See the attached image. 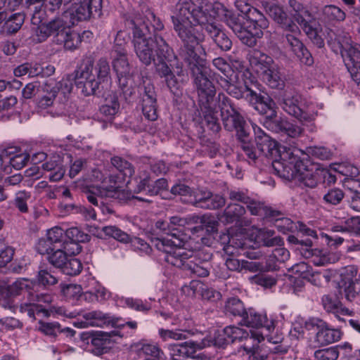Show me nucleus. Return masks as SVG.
<instances>
[{
  "label": "nucleus",
  "mask_w": 360,
  "mask_h": 360,
  "mask_svg": "<svg viewBox=\"0 0 360 360\" xmlns=\"http://www.w3.org/2000/svg\"><path fill=\"white\" fill-rule=\"evenodd\" d=\"M223 10L221 4H205L204 0H179L172 12L174 30L182 42L179 54L188 49L198 54L195 47L202 39L195 27L201 26L214 41L224 31L214 22L217 11Z\"/></svg>",
  "instance_id": "f257e3e1"
},
{
  "label": "nucleus",
  "mask_w": 360,
  "mask_h": 360,
  "mask_svg": "<svg viewBox=\"0 0 360 360\" xmlns=\"http://www.w3.org/2000/svg\"><path fill=\"white\" fill-rule=\"evenodd\" d=\"M185 51L179 55L188 66L194 79L202 124L213 134H217L221 129L217 118L219 94L216 96L215 87L208 78L210 70L206 66L205 60L198 54H194L189 49Z\"/></svg>",
  "instance_id": "f03ea898"
},
{
  "label": "nucleus",
  "mask_w": 360,
  "mask_h": 360,
  "mask_svg": "<svg viewBox=\"0 0 360 360\" xmlns=\"http://www.w3.org/2000/svg\"><path fill=\"white\" fill-rule=\"evenodd\" d=\"M127 22L133 30L134 52L142 64L148 66L153 62L155 64L176 60L177 56L162 36H148L150 34V28L141 18L136 17Z\"/></svg>",
  "instance_id": "7ed1b4c3"
},
{
  "label": "nucleus",
  "mask_w": 360,
  "mask_h": 360,
  "mask_svg": "<svg viewBox=\"0 0 360 360\" xmlns=\"http://www.w3.org/2000/svg\"><path fill=\"white\" fill-rule=\"evenodd\" d=\"M226 22L241 42L249 47L256 46L269 27V20L255 8H250L245 15H226Z\"/></svg>",
  "instance_id": "20e7f679"
},
{
  "label": "nucleus",
  "mask_w": 360,
  "mask_h": 360,
  "mask_svg": "<svg viewBox=\"0 0 360 360\" xmlns=\"http://www.w3.org/2000/svg\"><path fill=\"white\" fill-rule=\"evenodd\" d=\"M94 63V58L86 56L74 72L75 85L85 96L95 94L101 83L110 78V68L106 58H101L95 66Z\"/></svg>",
  "instance_id": "39448f33"
},
{
  "label": "nucleus",
  "mask_w": 360,
  "mask_h": 360,
  "mask_svg": "<svg viewBox=\"0 0 360 360\" xmlns=\"http://www.w3.org/2000/svg\"><path fill=\"white\" fill-rule=\"evenodd\" d=\"M266 12L285 31L290 33L285 34V39L292 52L300 61L306 65H311L314 58L304 44L295 35L300 34L299 27L292 20L284 8L273 2L263 1Z\"/></svg>",
  "instance_id": "423d86ee"
},
{
  "label": "nucleus",
  "mask_w": 360,
  "mask_h": 360,
  "mask_svg": "<svg viewBox=\"0 0 360 360\" xmlns=\"http://www.w3.org/2000/svg\"><path fill=\"white\" fill-rule=\"evenodd\" d=\"M219 102L217 112L220 111L224 128L228 131H236L238 140H245L250 137L246 121L232 101L224 94L219 93Z\"/></svg>",
  "instance_id": "0eeeda50"
},
{
  "label": "nucleus",
  "mask_w": 360,
  "mask_h": 360,
  "mask_svg": "<svg viewBox=\"0 0 360 360\" xmlns=\"http://www.w3.org/2000/svg\"><path fill=\"white\" fill-rule=\"evenodd\" d=\"M255 131V141L260 155H264L266 158L273 160V167L278 171L281 172L280 166L283 167L285 171L287 167L284 166L285 162L288 158L292 153L285 151L281 153L277 142L272 139L268 134H266L261 128L252 125Z\"/></svg>",
  "instance_id": "6e6552de"
},
{
  "label": "nucleus",
  "mask_w": 360,
  "mask_h": 360,
  "mask_svg": "<svg viewBox=\"0 0 360 360\" xmlns=\"http://www.w3.org/2000/svg\"><path fill=\"white\" fill-rule=\"evenodd\" d=\"M179 240L169 238H157L155 246L162 252L164 260L172 266L184 269L190 259L193 251L184 248V244H178Z\"/></svg>",
  "instance_id": "1a4fd4ad"
},
{
  "label": "nucleus",
  "mask_w": 360,
  "mask_h": 360,
  "mask_svg": "<svg viewBox=\"0 0 360 360\" xmlns=\"http://www.w3.org/2000/svg\"><path fill=\"white\" fill-rule=\"evenodd\" d=\"M288 4L291 15L308 37L319 47L323 46V41L319 35L315 20L309 11L297 0H289Z\"/></svg>",
  "instance_id": "9d476101"
},
{
  "label": "nucleus",
  "mask_w": 360,
  "mask_h": 360,
  "mask_svg": "<svg viewBox=\"0 0 360 360\" xmlns=\"http://www.w3.org/2000/svg\"><path fill=\"white\" fill-rule=\"evenodd\" d=\"M122 182H116L109 185L108 188H95L94 190H87L86 191V198L88 201L95 206L98 205V197L110 198L117 199L120 201H127L131 199H136L139 201L150 203L153 202L151 199L143 196H136L131 191L121 189L120 184Z\"/></svg>",
  "instance_id": "9b49d317"
},
{
  "label": "nucleus",
  "mask_w": 360,
  "mask_h": 360,
  "mask_svg": "<svg viewBox=\"0 0 360 360\" xmlns=\"http://www.w3.org/2000/svg\"><path fill=\"white\" fill-rule=\"evenodd\" d=\"M278 105L288 115L295 117L300 122H310L313 116L303 108L302 96L292 89H287L276 97Z\"/></svg>",
  "instance_id": "f8f14e48"
},
{
  "label": "nucleus",
  "mask_w": 360,
  "mask_h": 360,
  "mask_svg": "<svg viewBox=\"0 0 360 360\" xmlns=\"http://www.w3.org/2000/svg\"><path fill=\"white\" fill-rule=\"evenodd\" d=\"M72 2V7L63 13V18H69L70 23L72 25L89 19L94 14H101L102 0H81Z\"/></svg>",
  "instance_id": "ddd939ff"
},
{
  "label": "nucleus",
  "mask_w": 360,
  "mask_h": 360,
  "mask_svg": "<svg viewBox=\"0 0 360 360\" xmlns=\"http://www.w3.org/2000/svg\"><path fill=\"white\" fill-rule=\"evenodd\" d=\"M271 110V114L266 118L264 122V126L268 129L281 134V136H285L286 139H295L300 136L303 132L302 127L289 122L286 119L277 117L276 112Z\"/></svg>",
  "instance_id": "4468645a"
},
{
  "label": "nucleus",
  "mask_w": 360,
  "mask_h": 360,
  "mask_svg": "<svg viewBox=\"0 0 360 360\" xmlns=\"http://www.w3.org/2000/svg\"><path fill=\"white\" fill-rule=\"evenodd\" d=\"M188 224L187 218L179 216H173L168 220H158L155 226L162 233L171 236L172 240H179L178 244H184L187 240V236L184 232V226Z\"/></svg>",
  "instance_id": "2eb2a0df"
},
{
  "label": "nucleus",
  "mask_w": 360,
  "mask_h": 360,
  "mask_svg": "<svg viewBox=\"0 0 360 360\" xmlns=\"http://www.w3.org/2000/svg\"><path fill=\"white\" fill-rule=\"evenodd\" d=\"M289 160L288 163L293 165L292 177L302 183L305 186L315 188L318 184L319 173L314 172L312 168H309V165H307L308 162H305L303 160H297L295 158H289ZM284 166L287 167L286 169H291L285 163ZM285 171L288 172V169L284 172Z\"/></svg>",
  "instance_id": "dca6fc26"
},
{
  "label": "nucleus",
  "mask_w": 360,
  "mask_h": 360,
  "mask_svg": "<svg viewBox=\"0 0 360 360\" xmlns=\"http://www.w3.org/2000/svg\"><path fill=\"white\" fill-rule=\"evenodd\" d=\"M211 257L212 255L207 252H193L183 270L188 271L191 276L207 277L210 274Z\"/></svg>",
  "instance_id": "f3484780"
},
{
  "label": "nucleus",
  "mask_w": 360,
  "mask_h": 360,
  "mask_svg": "<svg viewBox=\"0 0 360 360\" xmlns=\"http://www.w3.org/2000/svg\"><path fill=\"white\" fill-rule=\"evenodd\" d=\"M65 18H55L48 23L41 24L36 30L37 41H44L49 37L53 36L55 39H58L61 34H63L69 27Z\"/></svg>",
  "instance_id": "a211bd4d"
},
{
  "label": "nucleus",
  "mask_w": 360,
  "mask_h": 360,
  "mask_svg": "<svg viewBox=\"0 0 360 360\" xmlns=\"http://www.w3.org/2000/svg\"><path fill=\"white\" fill-rule=\"evenodd\" d=\"M257 91L259 89L256 90L252 86L245 85V98L260 114H266L268 111L273 110L275 103L268 95H262Z\"/></svg>",
  "instance_id": "6ab92c4d"
},
{
  "label": "nucleus",
  "mask_w": 360,
  "mask_h": 360,
  "mask_svg": "<svg viewBox=\"0 0 360 360\" xmlns=\"http://www.w3.org/2000/svg\"><path fill=\"white\" fill-rule=\"evenodd\" d=\"M208 345L205 340L201 342L188 341L181 344H174L169 346V355L172 360H182L188 357H194L197 350Z\"/></svg>",
  "instance_id": "aec40b11"
},
{
  "label": "nucleus",
  "mask_w": 360,
  "mask_h": 360,
  "mask_svg": "<svg viewBox=\"0 0 360 360\" xmlns=\"http://www.w3.org/2000/svg\"><path fill=\"white\" fill-rule=\"evenodd\" d=\"M174 65H176L178 69L176 75L178 76L181 75L183 70L177 60L174 61H164L162 63H155L156 72L160 77L165 78L167 86L172 91L177 90L179 87V82L172 71V68H174Z\"/></svg>",
  "instance_id": "412c9836"
},
{
  "label": "nucleus",
  "mask_w": 360,
  "mask_h": 360,
  "mask_svg": "<svg viewBox=\"0 0 360 360\" xmlns=\"http://www.w3.org/2000/svg\"><path fill=\"white\" fill-rule=\"evenodd\" d=\"M142 111L147 120L155 121L158 119L156 94L153 85L150 83L144 86Z\"/></svg>",
  "instance_id": "4be33fe9"
},
{
  "label": "nucleus",
  "mask_w": 360,
  "mask_h": 360,
  "mask_svg": "<svg viewBox=\"0 0 360 360\" xmlns=\"http://www.w3.org/2000/svg\"><path fill=\"white\" fill-rule=\"evenodd\" d=\"M248 201L245 205H247V208L252 214L264 216L276 221L283 220L288 225L291 224L289 219L283 217V214L280 211L274 210L271 207H266L260 202L252 200L250 197Z\"/></svg>",
  "instance_id": "5701e85b"
},
{
  "label": "nucleus",
  "mask_w": 360,
  "mask_h": 360,
  "mask_svg": "<svg viewBox=\"0 0 360 360\" xmlns=\"http://www.w3.org/2000/svg\"><path fill=\"white\" fill-rule=\"evenodd\" d=\"M348 71L350 72L352 79L356 83H360V46H352L348 51L344 52L342 56Z\"/></svg>",
  "instance_id": "b1692460"
},
{
  "label": "nucleus",
  "mask_w": 360,
  "mask_h": 360,
  "mask_svg": "<svg viewBox=\"0 0 360 360\" xmlns=\"http://www.w3.org/2000/svg\"><path fill=\"white\" fill-rule=\"evenodd\" d=\"M90 335L86 333L81 335V338L83 340H87ZM111 335L110 333L100 332L91 337V344L93 347L91 349L92 352L96 355H101L107 353L111 348L112 341Z\"/></svg>",
  "instance_id": "393cba45"
},
{
  "label": "nucleus",
  "mask_w": 360,
  "mask_h": 360,
  "mask_svg": "<svg viewBox=\"0 0 360 360\" xmlns=\"http://www.w3.org/2000/svg\"><path fill=\"white\" fill-rule=\"evenodd\" d=\"M289 242L294 244H300L304 246L303 249V255L305 257H316L314 259V262L316 265L322 266L328 262L326 256L323 253V251L319 249H309L312 245V241L311 239L300 240L294 236L288 237Z\"/></svg>",
  "instance_id": "a878e982"
},
{
  "label": "nucleus",
  "mask_w": 360,
  "mask_h": 360,
  "mask_svg": "<svg viewBox=\"0 0 360 360\" xmlns=\"http://www.w3.org/2000/svg\"><path fill=\"white\" fill-rule=\"evenodd\" d=\"M240 324L255 328H264L269 332L274 328V321L269 320L266 314H258L252 310L246 312Z\"/></svg>",
  "instance_id": "bb28decb"
},
{
  "label": "nucleus",
  "mask_w": 360,
  "mask_h": 360,
  "mask_svg": "<svg viewBox=\"0 0 360 360\" xmlns=\"http://www.w3.org/2000/svg\"><path fill=\"white\" fill-rule=\"evenodd\" d=\"M248 60L252 68L260 75L276 64L271 56L257 49L249 53Z\"/></svg>",
  "instance_id": "cd10ccee"
},
{
  "label": "nucleus",
  "mask_w": 360,
  "mask_h": 360,
  "mask_svg": "<svg viewBox=\"0 0 360 360\" xmlns=\"http://www.w3.org/2000/svg\"><path fill=\"white\" fill-rule=\"evenodd\" d=\"M248 337L249 333L245 330L234 326H229L223 329L221 333L219 335L217 339V342L223 346L236 341H241L247 339Z\"/></svg>",
  "instance_id": "c85d7f7f"
},
{
  "label": "nucleus",
  "mask_w": 360,
  "mask_h": 360,
  "mask_svg": "<svg viewBox=\"0 0 360 360\" xmlns=\"http://www.w3.org/2000/svg\"><path fill=\"white\" fill-rule=\"evenodd\" d=\"M317 324L319 328L316 335V342L320 345H326L339 340L341 332L339 330L331 329L326 326V323L319 320Z\"/></svg>",
  "instance_id": "c756f323"
},
{
  "label": "nucleus",
  "mask_w": 360,
  "mask_h": 360,
  "mask_svg": "<svg viewBox=\"0 0 360 360\" xmlns=\"http://www.w3.org/2000/svg\"><path fill=\"white\" fill-rule=\"evenodd\" d=\"M264 82L271 89H282L285 86V77L281 68L275 64L261 75Z\"/></svg>",
  "instance_id": "7c9ffc66"
},
{
  "label": "nucleus",
  "mask_w": 360,
  "mask_h": 360,
  "mask_svg": "<svg viewBox=\"0 0 360 360\" xmlns=\"http://www.w3.org/2000/svg\"><path fill=\"white\" fill-rule=\"evenodd\" d=\"M328 42L333 44V49L336 48L335 44H337V49L334 51H338L339 49L341 56L353 46L349 34L340 30H337V33L334 32L328 33Z\"/></svg>",
  "instance_id": "2f4dec72"
},
{
  "label": "nucleus",
  "mask_w": 360,
  "mask_h": 360,
  "mask_svg": "<svg viewBox=\"0 0 360 360\" xmlns=\"http://www.w3.org/2000/svg\"><path fill=\"white\" fill-rule=\"evenodd\" d=\"M91 178L93 180L100 181L102 184L101 186H96L86 188L84 190V193L86 194L87 190H94L95 188H108L109 185L115 184L116 182H122V178L117 174L108 173L106 169L101 171L98 169H93L91 170Z\"/></svg>",
  "instance_id": "473e14b6"
},
{
  "label": "nucleus",
  "mask_w": 360,
  "mask_h": 360,
  "mask_svg": "<svg viewBox=\"0 0 360 360\" xmlns=\"http://www.w3.org/2000/svg\"><path fill=\"white\" fill-rule=\"evenodd\" d=\"M44 91L46 94L39 99L37 104L39 108L45 109L53 105L59 91V87L53 79H50L45 82Z\"/></svg>",
  "instance_id": "72a5a7b5"
},
{
  "label": "nucleus",
  "mask_w": 360,
  "mask_h": 360,
  "mask_svg": "<svg viewBox=\"0 0 360 360\" xmlns=\"http://www.w3.org/2000/svg\"><path fill=\"white\" fill-rule=\"evenodd\" d=\"M83 318L86 320V323L89 326L103 327L104 326H109L117 324L114 319H111L108 314L103 313L101 311H92L84 314Z\"/></svg>",
  "instance_id": "f704fd0d"
},
{
  "label": "nucleus",
  "mask_w": 360,
  "mask_h": 360,
  "mask_svg": "<svg viewBox=\"0 0 360 360\" xmlns=\"http://www.w3.org/2000/svg\"><path fill=\"white\" fill-rule=\"evenodd\" d=\"M110 163L120 174H118L124 181L125 177H131L134 174V167L132 164L121 156L115 155L110 158Z\"/></svg>",
  "instance_id": "c9c22d12"
},
{
  "label": "nucleus",
  "mask_w": 360,
  "mask_h": 360,
  "mask_svg": "<svg viewBox=\"0 0 360 360\" xmlns=\"http://www.w3.org/2000/svg\"><path fill=\"white\" fill-rule=\"evenodd\" d=\"M58 39H54L56 44H63L64 48L67 50H75L77 49L82 41L81 36L79 33L70 31L68 28Z\"/></svg>",
  "instance_id": "e433bc0d"
},
{
  "label": "nucleus",
  "mask_w": 360,
  "mask_h": 360,
  "mask_svg": "<svg viewBox=\"0 0 360 360\" xmlns=\"http://www.w3.org/2000/svg\"><path fill=\"white\" fill-rule=\"evenodd\" d=\"M338 292L341 296L344 294L345 298L351 302L356 295H360V279L342 281L338 285Z\"/></svg>",
  "instance_id": "4c0bfd02"
},
{
  "label": "nucleus",
  "mask_w": 360,
  "mask_h": 360,
  "mask_svg": "<svg viewBox=\"0 0 360 360\" xmlns=\"http://www.w3.org/2000/svg\"><path fill=\"white\" fill-rule=\"evenodd\" d=\"M46 238L56 248L67 249L69 245V241L66 240L65 231L58 226H55L49 230Z\"/></svg>",
  "instance_id": "58836bf2"
},
{
  "label": "nucleus",
  "mask_w": 360,
  "mask_h": 360,
  "mask_svg": "<svg viewBox=\"0 0 360 360\" xmlns=\"http://www.w3.org/2000/svg\"><path fill=\"white\" fill-rule=\"evenodd\" d=\"M346 186L350 191L349 205L352 210L360 212V182L351 179L346 182Z\"/></svg>",
  "instance_id": "ea45409f"
},
{
  "label": "nucleus",
  "mask_w": 360,
  "mask_h": 360,
  "mask_svg": "<svg viewBox=\"0 0 360 360\" xmlns=\"http://www.w3.org/2000/svg\"><path fill=\"white\" fill-rule=\"evenodd\" d=\"M42 169L45 171L51 172L49 179L51 181L60 180L65 172L59 160H49L42 165Z\"/></svg>",
  "instance_id": "a19ab883"
},
{
  "label": "nucleus",
  "mask_w": 360,
  "mask_h": 360,
  "mask_svg": "<svg viewBox=\"0 0 360 360\" xmlns=\"http://www.w3.org/2000/svg\"><path fill=\"white\" fill-rule=\"evenodd\" d=\"M245 212V210L243 206L237 203H232L226 207L222 218L226 223L231 224L238 221Z\"/></svg>",
  "instance_id": "79ce46f5"
},
{
  "label": "nucleus",
  "mask_w": 360,
  "mask_h": 360,
  "mask_svg": "<svg viewBox=\"0 0 360 360\" xmlns=\"http://www.w3.org/2000/svg\"><path fill=\"white\" fill-rule=\"evenodd\" d=\"M2 28L8 34L16 33L24 22L25 17L20 13H16L8 16Z\"/></svg>",
  "instance_id": "37998d69"
},
{
  "label": "nucleus",
  "mask_w": 360,
  "mask_h": 360,
  "mask_svg": "<svg viewBox=\"0 0 360 360\" xmlns=\"http://www.w3.org/2000/svg\"><path fill=\"white\" fill-rule=\"evenodd\" d=\"M37 285L34 281L26 278H19L8 286V291L12 295H18L22 291L29 293L30 290H34Z\"/></svg>",
  "instance_id": "c03bdc74"
},
{
  "label": "nucleus",
  "mask_w": 360,
  "mask_h": 360,
  "mask_svg": "<svg viewBox=\"0 0 360 360\" xmlns=\"http://www.w3.org/2000/svg\"><path fill=\"white\" fill-rule=\"evenodd\" d=\"M225 311L226 314L240 316L242 319L247 312L243 303L238 298L236 297H232L227 300L225 305Z\"/></svg>",
  "instance_id": "a18cd8bd"
},
{
  "label": "nucleus",
  "mask_w": 360,
  "mask_h": 360,
  "mask_svg": "<svg viewBox=\"0 0 360 360\" xmlns=\"http://www.w3.org/2000/svg\"><path fill=\"white\" fill-rule=\"evenodd\" d=\"M136 347L139 355L147 356V358H165V354L156 345L139 342Z\"/></svg>",
  "instance_id": "49530a36"
},
{
  "label": "nucleus",
  "mask_w": 360,
  "mask_h": 360,
  "mask_svg": "<svg viewBox=\"0 0 360 360\" xmlns=\"http://www.w3.org/2000/svg\"><path fill=\"white\" fill-rule=\"evenodd\" d=\"M345 297L344 294L341 296L338 290L334 295H326L322 297V304L324 309L330 312H339V307H341V300Z\"/></svg>",
  "instance_id": "de8ad7c7"
},
{
  "label": "nucleus",
  "mask_w": 360,
  "mask_h": 360,
  "mask_svg": "<svg viewBox=\"0 0 360 360\" xmlns=\"http://www.w3.org/2000/svg\"><path fill=\"white\" fill-rule=\"evenodd\" d=\"M324 20L343 21L346 18L345 13L339 7L334 5L325 6L321 11Z\"/></svg>",
  "instance_id": "09e8293b"
},
{
  "label": "nucleus",
  "mask_w": 360,
  "mask_h": 360,
  "mask_svg": "<svg viewBox=\"0 0 360 360\" xmlns=\"http://www.w3.org/2000/svg\"><path fill=\"white\" fill-rule=\"evenodd\" d=\"M66 238L70 241L69 245H75L78 248L77 243H86L90 240V236L84 233L77 227H72L65 231Z\"/></svg>",
  "instance_id": "8fccbe9b"
},
{
  "label": "nucleus",
  "mask_w": 360,
  "mask_h": 360,
  "mask_svg": "<svg viewBox=\"0 0 360 360\" xmlns=\"http://www.w3.org/2000/svg\"><path fill=\"white\" fill-rule=\"evenodd\" d=\"M69 248H56L47 257L49 263L55 266L56 268L62 269L67 259L68 256L66 251H68Z\"/></svg>",
  "instance_id": "3c124183"
},
{
  "label": "nucleus",
  "mask_w": 360,
  "mask_h": 360,
  "mask_svg": "<svg viewBox=\"0 0 360 360\" xmlns=\"http://www.w3.org/2000/svg\"><path fill=\"white\" fill-rule=\"evenodd\" d=\"M243 350L249 355L250 359L252 360H266L269 357V351L271 349H266L262 345H253L250 347L247 345L243 346Z\"/></svg>",
  "instance_id": "603ef678"
},
{
  "label": "nucleus",
  "mask_w": 360,
  "mask_h": 360,
  "mask_svg": "<svg viewBox=\"0 0 360 360\" xmlns=\"http://www.w3.org/2000/svg\"><path fill=\"white\" fill-rule=\"evenodd\" d=\"M103 232L109 237L124 243H128L130 236L115 226H106L102 228Z\"/></svg>",
  "instance_id": "864d4df0"
},
{
  "label": "nucleus",
  "mask_w": 360,
  "mask_h": 360,
  "mask_svg": "<svg viewBox=\"0 0 360 360\" xmlns=\"http://www.w3.org/2000/svg\"><path fill=\"white\" fill-rule=\"evenodd\" d=\"M22 0H0V24L7 19L8 13L18 7Z\"/></svg>",
  "instance_id": "5fc2aeb1"
},
{
  "label": "nucleus",
  "mask_w": 360,
  "mask_h": 360,
  "mask_svg": "<svg viewBox=\"0 0 360 360\" xmlns=\"http://www.w3.org/2000/svg\"><path fill=\"white\" fill-rule=\"evenodd\" d=\"M82 270V264L79 259L70 257H68L61 271L69 276L78 275Z\"/></svg>",
  "instance_id": "6e6d98bb"
},
{
  "label": "nucleus",
  "mask_w": 360,
  "mask_h": 360,
  "mask_svg": "<svg viewBox=\"0 0 360 360\" xmlns=\"http://www.w3.org/2000/svg\"><path fill=\"white\" fill-rule=\"evenodd\" d=\"M112 68L117 75H129L131 67L127 56L112 58Z\"/></svg>",
  "instance_id": "4d7b16f0"
},
{
  "label": "nucleus",
  "mask_w": 360,
  "mask_h": 360,
  "mask_svg": "<svg viewBox=\"0 0 360 360\" xmlns=\"http://www.w3.org/2000/svg\"><path fill=\"white\" fill-rule=\"evenodd\" d=\"M118 78L119 86L124 95L127 98L134 93V89L132 86V74L129 75H117Z\"/></svg>",
  "instance_id": "13d9d810"
},
{
  "label": "nucleus",
  "mask_w": 360,
  "mask_h": 360,
  "mask_svg": "<svg viewBox=\"0 0 360 360\" xmlns=\"http://www.w3.org/2000/svg\"><path fill=\"white\" fill-rule=\"evenodd\" d=\"M221 87L226 91V92L236 98H240L245 97L243 90L236 85L231 84L226 78H221L219 82Z\"/></svg>",
  "instance_id": "bf43d9fd"
},
{
  "label": "nucleus",
  "mask_w": 360,
  "mask_h": 360,
  "mask_svg": "<svg viewBox=\"0 0 360 360\" xmlns=\"http://www.w3.org/2000/svg\"><path fill=\"white\" fill-rule=\"evenodd\" d=\"M226 203L225 198L218 194L213 195L210 192V196L207 198V200L205 204L201 205V208L216 210L223 207Z\"/></svg>",
  "instance_id": "052dcab7"
},
{
  "label": "nucleus",
  "mask_w": 360,
  "mask_h": 360,
  "mask_svg": "<svg viewBox=\"0 0 360 360\" xmlns=\"http://www.w3.org/2000/svg\"><path fill=\"white\" fill-rule=\"evenodd\" d=\"M171 193L175 195L181 196V200L187 203V199L192 197L193 191L191 188L184 184H176L171 188Z\"/></svg>",
  "instance_id": "680f3d73"
},
{
  "label": "nucleus",
  "mask_w": 360,
  "mask_h": 360,
  "mask_svg": "<svg viewBox=\"0 0 360 360\" xmlns=\"http://www.w3.org/2000/svg\"><path fill=\"white\" fill-rule=\"evenodd\" d=\"M210 196V191L207 190H198L193 191L192 197L187 199V203L193 204L201 207L202 204H205L207 198Z\"/></svg>",
  "instance_id": "e2e57ef3"
},
{
  "label": "nucleus",
  "mask_w": 360,
  "mask_h": 360,
  "mask_svg": "<svg viewBox=\"0 0 360 360\" xmlns=\"http://www.w3.org/2000/svg\"><path fill=\"white\" fill-rule=\"evenodd\" d=\"M191 219L195 223H200L202 226L210 228L212 231H217L218 222L211 215L193 216Z\"/></svg>",
  "instance_id": "0e129e2a"
},
{
  "label": "nucleus",
  "mask_w": 360,
  "mask_h": 360,
  "mask_svg": "<svg viewBox=\"0 0 360 360\" xmlns=\"http://www.w3.org/2000/svg\"><path fill=\"white\" fill-rule=\"evenodd\" d=\"M31 195L30 193L25 191H19L16 193L14 200L15 206L21 212H27L28 211V206L27 202L30 200Z\"/></svg>",
  "instance_id": "69168bd1"
},
{
  "label": "nucleus",
  "mask_w": 360,
  "mask_h": 360,
  "mask_svg": "<svg viewBox=\"0 0 360 360\" xmlns=\"http://www.w3.org/2000/svg\"><path fill=\"white\" fill-rule=\"evenodd\" d=\"M30 159V156L27 153H20L15 155L13 157L10 158L9 164L10 167H13L15 169H20L24 167L29 160Z\"/></svg>",
  "instance_id": "338daca9"
},
{
  "label": "nucleus",
  "mask_w": 360,
  "mask_h": 360,
  "mask_svg": "<svg viewBox=\"0 0 360 360\" xmlns=\"http://www.w3.org/2000/svg\"><path fill=\"white\" fill-rule=\"evenodd\" d=\"M345 194L341 189L333 188L328 191V192L323 196V200L328 204L338 205L343 199Z\"/></svg>",
  "instance_id": "774afa93"
}]
</instances>
